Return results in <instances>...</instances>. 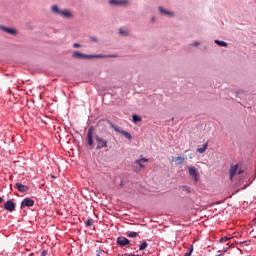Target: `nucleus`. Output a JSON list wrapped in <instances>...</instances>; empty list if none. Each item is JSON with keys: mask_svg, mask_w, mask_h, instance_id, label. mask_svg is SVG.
<instances>
[{"mask_svg": "<svg viewBox=\"0 0 256 256\" xmlns=\"http://www.w3.org/2000/svg\"><path fill=\"white\" fill-rule=\"evenodd\" d=\"M72 57L74 59H82V60H88V59H103L105 57H116L115 55H87L84 53H81L79 51H74L72 54Z\"/></svg>", "mask_w": 256, "mask_h": 256, "instance_id": "obj_1", "label": "nucleus"}, {"mask_svg": "<svg viewBox=\"0 0 256 256\" xmlns=\"http://www.w3.org/2000/svg\"><path fill=\"white\" fill-rule=\"evenodd\" d=\"M52 12L56 13V15H60V17H63L64 19H71V17H73V13L69 10H61L57 5L52 6Z\"/></svg>", "mask_w": 256, "mask_h": 256, "instance_id": "obj_2", "label": "nucleus"}, {"mask_svg": "<svg viewBox=\"0 0 256 256\" xmlns=\"http://www.w3.org/2000/svg\"><path fill=\"white\" fill-rule=\"evenodd\" d=\"M96 141L98 143L97 149H105V147H107V140H104L103 138L96 136Z\"/></svg>", "mask_w": 256, "mask_h": 256, "instance_id": "obj_3", "label": "nucleus"}, {"mask_svg": "<svg viewBox=\"0 0 256 256\" xmlns=\"http://www.w3.org/2000/svg\"><path fill=\"white\" fill-rule=\"evenodd\" d=\"M0 31H4V33H8L9 35H17L15 28H7L3 25H0Z\"/></svg>", "mask_w": 256, "mask_h": 256, "instance_id": "obj_4", "label": "nucleus"}, {"mask_svg": "<svg viewBox=\"0 0 256 256\" xmlns=\"http://www.w3.org/2000/svg\"><path fill=\"white\" fill-rule=\"evenodd\" d=\"M34 204H35V201H33V199L26 198L22 201L21 208L23 209V207H33Z\"/></svg>", "mask_w": 256, "mask_h": 256, "instance_id": "obj_5", "label": "nucleus"}, {"mask_svg": "<svg viewBox=\"0 0 256 256\" xmlns=\"http://www.w3.org/2000/svg\"><path fill=\"white\" fill-rule=\"evenodd\" d=\"M185 157H182V156H173L172 157V161L173 163H175V165H183L185 163Z\"/></svg>", "mask_w": 256, "mask_h": 256, "instance_id": "obj_6", "label": "nucleus"}, {"mask_svg": "<svg viewBox=\"0 0 256 256\" xmlns=\"http://www.w3.org/2000/svg\"><path fill=\"white\" fill-rule=\"evenodd\" d=\"M117 243L120 245V247H126V245H129L130 241L125 237H118Z\"/></svg>", "mask_w": 256, "mask_h": 256, "instance_id": "obj_7", "label": "nucleus"}, {"mask_svg": "<svg viewBox=\"0 0 256 256\" xmlns=\"http://www.w3.org/2000/svg\"><path fill=\"white\" fill-rule=\"evenodd\" d=\"M4 209H6V211L13 212V210L15 209V203L13 201H11V200H8L4 204Z\"/></svg>", "mask_w": 256, "mask_h": 256, "instance_id": "obj_8", "label": "nucleus"}, {"mask_svg": "<svg viewBox=\"0 0 256 256\" xmlns=\"http://www.w3.org/2000/svg\"><path fill=\"white\" fill-rule=\"evenodd\" d=\"M188 173L191 177L194 178V181H198V178H197V169H195V167L193 166H190L188 167Z\"/></svg>", "mask_w": 256, "mask_h": 256, "instance_id": "obj_9", "label": "nucleus"}, {"mask_svg": "<svg viewBox=\"0 0 256 256\" xmlns=\"http://www.w3.org/2000/svg\"><path fill=\"white\" fill-rule=\"evenodd\" d=\"M16 189L20 191V193H26V191H29V187L21 184V183H16Z\"/></svg>", "mask_w": 256, "mask_h": 256, "instance_id": "obj_10", "label": "nucleus"}, {"mask_svg": "<svg viewBox=\"0 0 256 256\" xmlns=\"http://www.w3.org/2000/svg\"><path fill=\"white\" fill-rule=\"evenodd\" d=\"M128 3L127 0H110V5H127Z\"/></svg>", "mask_w": 256, "mask_h": 256, "instance_id": "obj_11", "label": "nucleus"}, {"mask_svg": "<svg viewBox=\"0 0 256 256\" xmlns=\"http://www.w3.org/2000/svg\"><path fill=\"white\" fill-rule=\"evenodd\" d=\"M159 11L162 15H167L168 17H173L174 16V13L163 8V7H159Z\"/></svg>", "mask_w": 256, "mask_h": 256, "instance_id": "obj_12", "label": "nucleus"}, {"mask_svg": "<svg viewBox=\"0 0 256 256\" xmlns=\"http://www.w3.org/2000/svg\"><path fill=\"white\" fill-rule=\"evenodd\" d=\"M88 144L89 146H93V128H90L88 131Z\"/></svg>", "mask_w": 256, "mask_h": 256, "instance_id": "obj_13", "label": "nucleus"}, {"mask_svg": "<svg viewBox=\"0 0 256 256\" xmlns=\"http://www.w3.org/2000/svg\"><path fill=\"white\" fill-rule=\"evenodd\" d=\"M237 167H238V165H234V166H231V168H230V179H231V181L233 180V177H235V175L237 173Z\"/></svg>", "mask_w": 256, "mask_h": 256, "instance_id": "obj_14", "label": "nucleus"}, {"mask_svg": "<svg viewBox=\"0 0 256 256\" xmlns=\"http://www.w3.org/2000/svg\"><path fill=\"white\" fill-rule=\"evenodd\" d=\"M209 147V143H204L202 147L197 148L198 153H205L207 151V148Z\"/></svg>", "mask_w": 256, "mask_h": 256, "instance_id": "obj_15", "label": "nucleus"}, {"mask_svg": "<svg viewBox=\"0 0 256 256\" xmlns=\"http://www.w3.org/2000/svg\"><path fill=\"white\" fill-rule=\"evenodd\" d=\"M119 35H122V37H128L129 31L127 28H120L119 29Z\"/></svg>", "mask_w": 256, "mask_h": 256, "instance_id": "obj_16", "label": "nucleus"}, {"mask_svg": "<svg viewBox=\"0 0 256 256\" xmlns=\"http://www.w3.org/2000/svg\"><path fill=\"white\" fill-rule=\"evenodd\" d=\"M216 45H219V47H228L229 44L225 41L215 40Z\"/></svg>", "mask_w": 256, "mask_h": 256, "instance_id": "obj_17", "label": "nucleus"}, {"mask_svg": "<svg viewBox=\"0 0 256 256\" xmlns=\"http://www.w3.org/2000/svg\"><path fill=\"white\" fill-rule=\"evenodd\" d=\"M121 135H124L126 137V139H129V141H131L133 139V137L130 135V133L125 130H123L121 132Z\"/></svg>", "mask_w": 256, "mask_h": 256, "instance_id": "obj_18", "label": "nucleus"}, {"mask_svg": "<svg viewBox=\"0 0 256 256\" xmlns=\"http://www.w3.org/2000/svg\"><path fill=\"white\" fill-rule=\"evenodd\" d=\"M148 247H149V244L147 242H143L139 246V251H145V249L148 248Z\"/></svg>", "mask_w": 256, "mask_h": 256, "instance_id": "obj_19", "label": "nucleus"}, {"mask_svg": "<svg viewBox=\"0 0 256 256\" xmlns=\"http://www.w3.org/2000/svg\"><path fill=\"white\" fill-rule=\"evenodd\" d=\"M132 120H133V123H139L142 121L141 117H139L135 114L132 116Z\"/></svg>", "mask_w": 256, "mask_h": 256, "instance_id": "obj_20", "label": "nucleus"}, {"mask_svg": "<svg viewBox=\"0 0 256 256\" xmlns=\"http://www.w3.org/2000/svg\"><path fill=\"white\" fill-rule=\"evenodd\" d=\"M112 129H114V131H116V133H121L123 132V130L119 129L117 126H115L113 123L109 122Z\"/></svg>", "mask_w": 256, "mask_h": 256, "instance_id": "obj_21", "label": "nucleus"}, {"mask_svg": "<svg viewBox=\"0 0 256 256\" xmlns=\"http://www.w3.org/2000/svg\"><path fill=\"white\" fill-rule=\"evenodd\" d=\"M182 191L185 193H191V188L189 186H182Z\"/></svg>", "mask_w": 256, "mask_h": 256, "instance_id": "obj_22", "label": "nucleus"}, {"mask_svg": "<svg viewBox=\"0 0 256 256\" xmlns=\"http://www.w3.org/2000/svg\"><path fill=\"white\" fill-rule=\"evenodd\" d=\"M90 41H92L93 43H99V38L95 36H91Z\"/></svg>", "mask_w": 256, "mask_h": 256, "instance_id": "obj_23", "label": "nucleus"}, {"mask_svg": "<svg viewBox=\"0 0 256 256\" xmlns=\"http://www.w3.org/2000/svg\"><path fill=\"white\" fill-rule=\"evenodd\" d=\"M135 163H136V165H139V167H141V169H145V165L141 164V160L140 159L135 160Z\"/></svg>", "mask_w": 256, "mask_h": 256, "instance_id": "obj_24", "label": "nucleus"}, {"mask_svg": "<svg viewBox=\"0 0 256 256\" xmlns=\"http://www.w3.org/2000/svg\"><path fill=\"white\" fill-rule=\"evenodd\" d=\"M86 225H87V227H91V225H93V219H88L86 221Z\"/></svg>", "mask_w": 256, "mask_h": 256, "instance_id": "obj_25", "label": "nucleus"}, {"mask_svg": "<svg viewBox=\"0 0 256 256\" xmlns=\"http://www.w3.org/2000/svg\"><path fill=\"white\" fill-rule=\"evenodd\" d=\"M137 236V232H130L127 234V237H136Z\"/></svg>", "mask_w": 256, "mask_h": 256, "instance_id": "obj_26", "label": "nucleus"}, {"mask_svg": "<svg viewBox=\"0 0 256 256\" xmlns=\"http://www.w3.org/2000/svg\"><path fill=\"white\" fill-rule=\"evenodd\" d=\"M227 241H229L228 237H223V238L220 239V243H225Z\"/></svg>", "mask_w": 256, "mask_h": 256, "instance_id": "obj_27", "label": "nucleus"}, {"mask_svg": "<svg viewBox=\"0 0 256 256\" xmlns=\"http://www.w3.org/2000/svg\"><path fill=\"white\" fill-rule=\"evenodd\" d=\"M73 47H74V49H79V47H81V44H79V43H74V44H73Z\"/></svg>", "mask_w": 256, "mask_h": 256, "instance_id": "obj_28", "label": "nucleus"}, {"mask_svg": "<svg viewBox=\"0 0 256 256\" xmlns=\"http://www.w3.org/2000/svg\"><path fill=\"white\" fill-rule=\"evenodd\" d=\"M140 161H143V163H147L149 161V159L147 158H141Z\"/></svg>", "mask_w": 256, "mask_h": 256, "instance_id": "obj_29", "label": "nucleus"}, {"mask_svg": "<svg viewBox=\"0 0 256 256\" xmlns=\"http://www.w3.org/2000/svg\"><path fill=\"white\" fill-rule=\"evenodd\" d=\"M119 256H139V255H129V254H121Z\"/></svg>", "mask_w": 256, "mask_h": 256, "instance_id": "obj_30", "label": "nucleus"}, {"mask_svg": "<svg viewBox=\"0 0 256 256\" xmlns=\"http://www.w3.org/2000/svg\"><path fill=\"white\" fill-rule=\"evenodd\" d=\"M188 253H190V254L193 253V246L190 247V250Z\"/></svg>", "mask_w": 256, "mask_h": 256, "instance_id": "obj_31", "label": "nucleus"}, {"mask_svg": "<svg viewBox=\"0 0 256 256\" xmlns=\"http://www.w3.org/2000/svg\"><path fill=\"white\" fill-rule=\"evenodd\" d=\"M198 45H199V42L194 43V47H198Z\"/></svg>", "mask_w": 256, "mask_h": 256, "instance_id": "obj_32", "label": "nucleus"}, {"mask_svg": "<svg viewBox=\"0 0 256 256\" xmlns=\"http://www.w3.org/2000/svg\"><path fill=\"white\" fill-rule=\"evenodd\" d=\"M45 255H47V251L42 252V256H45Z\"/></svg>", "mask_w": 256, "mask_h": 256, "instance_id": "obj_33", "label": "nucleus"}, {"mask_svg": "<svg viewBox=\"0 0 256 256\" xmlns=\"http://www.w3.org/2000/svg\"><path fill=\"white\" fill-rule=\"evenodd\" d=\"M184 256H191L190 252L184 254Z\"/></svg>", "mask_w": 256, "mask_h": 256, "instance_id": "obj_34", "label": "nucleus"}, {"mask_svg": "<svg viewBox=\"0 0 256 256\" xmlns=\"http://www.w3.org/2000/svg\"><path fill=\"white\" fill-rule=\"evenodd\" d=\"M243 173V171L239 170L238 171V175H241Z\"/></svg>", "mask_w": 256, "mask_h": 256, "instance_id": "obj_35", "label": "nucleus"}, {"mask_svg": "<svg viewBox=\"0 0 256 256\" xmlns=\"http://www.w3.org/2000/svg\"><path fill=\"white\" fill-rule=\"evenodd\" d=\"M0 203H3V198L0 197Z\"/></svg>", "mask_w": 256, "mask_h": 256, "instance_id": "obj_36", "label": "nucleus"}, {"mask_svg": "<svg viewBox=\"0 0 256 256\" xmlns=\"http://www.w3.org/2000/svg\"><path fill=\"white\" fill-rule=\"evenodd\" d=\"M151 21H155V17H152V18H151Z\"/></svg>", "mask_w": 256, "mask_h": 256, "instance_id": "obj_37", "label": "nucleus"}, {"mask_svg": "<svg viewBox=\"0 0 256 256\" xmlns=\"http://www.w3.org/2000/svg\"><path fill=\"white\" fill-rule=\"evenodd\" d=\"M120 186L123 187V181H121Z\"/></svg>", "mask_w": 256, "mask_h": 256, "instance_id": "obj_38", "label": "nucleus"}, {"mask_svg": "<svg viewBox=\"0 0 256 256\" xmlns=\"http://www.w3.org/2000/svg\"><path fill=\"white\" fill-rule=\"evenodd\" d=\"M100 253H101V252H98V253H97V256H101Z\"/></svg>", "mask_w": 256, "mask_h": 256, "instance_id": "obj_39", "label": "nucleus"}, {"mask_svg": "<svg viewBox=\"0 0 256 256\" xmlns=\"http://www.w3.org/2000/svg\"><path fill=\"white\" fill-rule=\"evenodd\" d=\"M52 179H55V176L51 175Z\"/></svg>", "mask_w": 256, "mask_h": 256, "instance_id": "obj_40", "label": "nucleus"}]
</instances>
